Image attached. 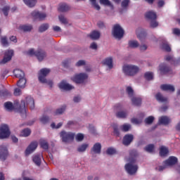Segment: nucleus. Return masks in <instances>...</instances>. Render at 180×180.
Listing matches in <instances>:
<instances>
[{
	"instance_id": "37998d69",
	"label": "nucleus",
	"mask_w": 180,
	"mask_h": 180,
	"mask_svg": "<svg viewBox=\"0 0 180 180\" xmlns=\"http://www.w3.org/2000/svg\"><path fill=\"white\" fill-rule=\"evenodd\" d=\"M49 29V24L44 23L39 27V33H43V32H46Z\"/></svg>"
},
{
	"instance_id": "9b49d317",
	"label": "nucleus",
	"mask_w": 180,
	"mask_h": 180,
	"mask_svg": "<svg viewBox=\"0 0 180 180\" xmlns=\"http://www.w3.org/2000/svg\"><path fill=\"white\" fill-rule=\"evenodd\" d=\"M159 70L160 71L161 75H165L167 74H171V68L168 67L165 63H161L159 66Z\"/></svg>"
},
{
	"instance_id": "f3484780",
	"label": "nucleus",
	"mask_w": 180,
	"mask_h": 180,
	"mask_svg": "<svg viewBox=\"0 0 180 180\" xmlns=\"http://www.w3.org/2000/svg\"><path fill=\"white\" fill-rule=\"evenodd\" d=\"M176 162H178V158L175 156H170L167 160L163 162V164L167 167H172V165H175Z\"/></svg>"
},
{
	"instance_id": "09e8293b",
	"label": "nucleus",
	"mask_w": 180,
	"mask_h": 180,
	"mask_svg": "<svg viewBox=\"0 0 180 180\" xmlns=\"http://www.w3.org/2000/svg\"><path fill=\"white\" fill-rule=\"evenodd\" d=\"M4 106L7 110H13V109H14L13 104L9 101L5 103Z\"/></svg>"
},
{
	"instance_id": "ea45409f",
	"label": "nucleus",
	"mask_w": 180,
	"mask_h": 180,
	"mask_svg": "<svg viewBox=\"0 0 180 180\" xmlns=\"http://www.w3.org/2000/svg\"><path fill=\"white\" fill-rule=\"evenodd\" d=\"M65 105H63L60 108H58L54 112V116H56L57 115H63V113L65 112Z\"/></svg>"
},
{
	"instance_id": "4468645a",
	"label": "nucleus",
	"mask_w": 180,
	"mask_h": 180,
	"mask_svg": "<svg viewBox=\"0 0 180 180\" xmlns=\"http://www.w3.org/2000/svg\"><path fill=\"white\" fill-rule=\"evenodd\" d=\"M8 148L4 145L0 146V160L5 161L8 158Z\"/></svg>"
},
{
	"instance_id": "69168bd1",
	"label": "nucleus",
	"mask_w": 180,
	"mask_h": 180,
	"mask_svg": "<svg viewBox=\"0 0 180 180\" xmlns=\"http://www.w3.org/2000/svg\"><path fill=\"white\" fill-rule=\"evenodd\" d=\"M76 140L77 141H82V140H84V134H77V135L76 136Z\"/></svg>"
},
{
	"instance_id": "473e14b6",
	"label": "nucleus",
	"mask_w": 180,
	"mask_h": 180,
	"mask_svg": "<svg viewBox=\"0 0 180 180\" xmlns=\"http://www.w3.org/2000/svg\"><path fill=\"white\" fill-rule=\"evenodd\" d=\"M24 4L27 5V6H29V8H33V6H36V4L37 2V0H22Z\"/></svg>"
},
{
	"instance_id": "c756f323",
	"label": "nucleus",
	"mask_w": 180,
	"mask_h": 180,
	"mask_svg": "<svg viewBox=\"0 0 180 180\" xmlns=\"http://www.w3.org/2000/svg\"><path fill=\"white\" fill-rule=\"evenodd\" d=\"M58 9L59 12H68V11H70V6L67 5L66 4H61L59 5Z\"/></svg>"
},
{
	"instance_id": "58836bf2",
	"label": "nucleus",
	"mask_w": 180,
	"mask_h": 180,
	"mask_svg": "<svg viewBox=\"0 0 180 180\" xmlns=\"http://www.w3.org/2000/svg\"><path fill=\"white\" fill-rule=\"evenodd\" d=\"M144 78L147 81H151V79H153L154 78V75L151 72H147L144 74Z\"/></svg>"
},
{
	"instance_id": "4be33fe9",
	"label": "nucleus",
	"mask_w": 180,
	"mask_h": 180,
	"mask_svg": "<svg viewBox=\"0 0 180 180\" xmlns=\"http://www.w3.org/2000/svg\"><path fill=\"white\" fill-rule=\"evenodd\" d=\"M26 103L27 106H29L31 110H33V109H34V99L32 98V96H28L27 97H26Z\"/></svg>"
},
{
	"instance_id": "bf43d9fd",
	"label": "nucleus",
	"mask_w": 180,
	"mask_h": 180,
	"mask_svg": "<svg viewBox=\"0 0 180 180\" xmlns=\"http://www.w3.org/2000/svg\"><path fill=\"white\" fill-rule=\"evenodd\" d=\"M106 153L108 154V155H113V154H116V150L112 148H108Z\"/></svg>"
},
{
	"instance_id": "f257e3e1",
	"label": "nucleus",
	"mask_w": 180,
	"mask_h": 180,
	"mask_svg": "<svg viewBox=\"0 0 180 180\" xmlns=\"http://www.w3.org/2000/svg\"><path fill=\"white\" fill-rule=\"evenodd\" d=\"M137 155H139V153H137V150H131L129 152V162L125 165V169L129 175H134L136 172H137V169H139V167L137 165H134V162H136V160L137 158Z\"/></svg>"
},
{
	"instance_id": "cd10ccee",
	"label": "nucleus",
	"mask_w": 180,
	"mask_h": 180,
	"mask_svg": "<svg viewBox=\"0 0 180 180\" xmlns=\"http://www.w3.org/2000/svg\"><path fill=\"white\" fill-rule=\"evenodd\" d=\"M32 161L36 165L40 167L41 165V155H36L32 158Z\"/></svg>"
},
{
	"instance_id": "864d4df0",
	"label": "nucleus",
	"mask_w": 180,
	"mask_h": 180,
	"mask_svg": "<svg viewBox=\"0 0 180 180\" xmlns=\"http://www.w3.org/2000/svg\"><path fill=\"white\" fill-rule=\"evenodd\" d=\"M145 151H147V153H153L154 151V145L153 144H149L146 146L144 148Z\"/></svg>"
},
{
	"instance_id": "4d7b16f0",
	"label": "nucleus",
	"mask_w": 180,
	"mask_h": 180,
	"mask_svg": "<svg viewBox=\"0 0 180 180\" xmlns=\"http://www.w3.org/2000/svg\"><path fill=\"white\" fill-rule=\"evenodd\" d=\"M127 93L128 94L129 98H131V96H133V95L134 94V91H133V89L131 86L127 87Z\"/></svg>"
},
{
	"instance_id": "0e129e2a",
	"label": "nucleus",
	"mask_w": 180,
	"mask_h": 180,
	"mask_svg": "<svg viewBox=\"0 0 180 180\" xmlns=\"http://www.w3.org/2000/svg\"><path fill=\"white\" fill-rule=\"evenodd\" d=\"M2 12L4 13V15L5 16H8V15L9 14V7L5 6V7L2 9Z\"/></svg>"
},
{
	"instance_id": "2eb2a0df",
	"label": "nucleus",
	"mask_w": 180,
	"mask_h": 180,
	"mask_svg": "<svg viewBox=\"0 0 180 180\" xmlns=\"http://www.w3.org/2000/svg\"><path fill=\"white\" fill-rule=\"evenodd\" d=\"M58 86L60 89H63V91H71V89H74L72 85L67 83V81L63 80L59 83Z\"/></svg>"
},
{
	"instance_id": "39448f33",
	"label": "nucleus",
	"mask_w": 180,
	"mask_h": 180,
	"mask_svg": "<svg viewBox=\"0 0 180 180\" xmlns=\"http://www.w3.org/2000/svg\"><path fill=\"white\" fill-rule=\"evenodd\" d=\"M27 54H28V56H34L35 57H37L39 61H43L46 56V51H44V50L38 49L37 51H34V49H30L27 52Z\"/></svg>"
},
{
	"instance_id": "7c9ffc66",
	"label": "nucleus",
	"mask_w": 180,
	"mask_h": 180,
	"mask_svg": "<svg viewBox=\"0 0 180 180\" xmlns=\"http://www.w3.org/2000/svg\"><path fill=\"white\" fill-rule=\"evenodd\" d=\"M20 30H22V32H31L32 29H33V26L31 25H23L19 27Z\"/></svg>"
},
{
	"instance_id": "6e6552de",
	"label": "nucleus",
	"mask_w": 180,
	"mask_h": 180,
	"mask_svg": "<svg viewBox=\"0 0 180 180\" xmlns=\"http://www.w3.org/2000/svg\"><path fill=\"white\" fill-rule=\"evenodd\" d=\"M75 136V134L71 132H67L65 131H62L60 132V137L63 143H68L70 141H72V140H74Z\"/></svg>"
},
{
	"instance_id": "3c124183",
	"label": "nucleus",
	"mask_w": 180,
	"mask_h": 180,
	"mask_svg": "<svg viewBox=\"0 0 180 180\" xmlns=\"http://www.w3.org/2000/svg\"><path fill=\"white\" fill-rule=\"evenodd\" d=\"M11 96V92L6 89L0 90V96L5 97Z\"/></svg>"
},
{
	"instance_id": "72a5a7b5",
	"label": "nucleus",
	"mask_w": 180,
	"mask_h": 180,
	"mask_svg": "<svg viewBox=\"0 0 180 180\" xmlns=\"http://www.w3.org/2000/svg\"><path fill=\"white\" fill-rule=\"evenodd\" d=\"M117 117L120 119H125L127 117V111H120L116 113Z\"/></svg>"
},
{
	"instance_id": "052dcab7",
	"label": "nucleus",
	"mask_w": 180,
	"mask_h": 180,
	"mask_svg": "<svg viewBox=\"0 0 180 180\" xmlns=\"http://www.w3.org/2000/svg\"><path fill=\"white\" fill-rule=\"evenodd\" d=\"M13 94L15 96H20V95H22V90L19 88H15Z\"/></svg>"
},
{
	"instance_id": "423d86ee",
	"label": "nucleus",
	"mask_w": 180,
	"mask_h": 180,
	"mask_svg": "<svg viewBox=\"0 0 180 180\" xmlns=\"http://www.w3.org/2000/svg\"><path fill=\"white\" fill-rule=\"evenodd\" d=\"M112 34L115 39H122L124 36V30L120 26V25H115L112 30Z\"/></svg>"
},
{
	"instance_id": "338daca9",
	"label": "nucleus",
	"mask_w": 180,
	"mask_h": 180,
	"mask_svg": "<svg viewBox=\"0 0 180 180\" xmlns=\"http://www.w3.org/2000/svg\"><path fill=\"white\" fill-rule=\"evenodd\" d=\"M85 65V60H80L76 63V67H81Z\"/></svg>"
},
{
	"instance_id": "9d476101",
	"label": "nucleus",
	"mask_w": 180,
	"mask_h": 180,
	"mask_svg": "<svg viewBox=\"0 0 180 180\" xmlns=\"http://www.w3.org/2000/svg\"><path fill=\"white\" fill-rule=\"evenodd\" d=\"M12 57H13V50H8L4 53V57L0 62V64H6L8 61L12 60Z\"/></svg>"
},
{
	"instance_id": "e2e57ef3",
	"label": "nucleus",
	"mask_w": 180,
	"mask_h": 180,
	"mask_svg": "<svg viewBox=\"0 0 180 180\" xmlns=\"http://www.w3.org/2000/svg\"><path fill=\"white\" fill-rule=\"evenodd\" d=\"M122 131H129L130 130V125L129 124H124L121 127Z\"/></svg>"
},
{
	"instance_id": "c03bdc74",
	"label": "nucleus",
	"mask_w": 180,
	"mask_h": 180,
	"mask_svg": "<svg viewBox=\"0 0 180 180\" xmlns=\"http://www.w3.org/2000/svg\"><path fill=\"white\" fill-rule=\"evenodd\" d=\"M137 37L139 40H143V39H146L147 37V32L145 30H142L140 33L137 34Z\"/></svg>"
},
{
	"instance_id": "dca6fc26",
	"label": "nucleus",
	"mask_w": 180,
	"mask_h": 180,
	"mask_svg": "<svg viewBox=\"0 0 180 180\" xmlns=\"http://www.w3.org/2000/svg\"><path fill=\"white\" fill-rule=\"evenodd\" d=\"M133 140H134V136H133V134H128L124 136L122 143L124 146H130Z\"/></svg>"
},
{
	"instance_id": "ddd939ff",
	"label": "nucleus",
	"mask_w": 180,
	"mask_h": 180,
	"mask_svg": "<svg viewBox=\"0 0 180 180\" xmlns=\"http://www.w3.org/2000/svg\"><path fill=\"white\" fill-rule=\"evenodd\" d=\"M37 141H33L32 142L30 146L27 148L25 150V155H30L36 148H37Z\"/></svg>"
},
{
	"instance_id": "79ce46f5",
	"label": "nucleus",
	"mask_w": 180,
	"mask_h": 180,
	"mask_svg": "<svg viewBox=\"0 0 180 180\" xmlns=\"http://www.w3.org/2000/svg\"><path fill=\"white\" fill-rule=\"evenodd\" d=\"M32 131L30 129H24L22 131H21V136L22 137H29V135L31 134Z\"/></svg>"
},
{
	"instance_id": "bb28decb",
	"label": "nucleus",
	"mask_w": 180,
	"mask_h": 180,
	"mask_svg": "<svg viewBox=\"0 0 180 180\" xmlns=\"http://www.w3.org/2000/svg\"><path fill=\"white\" fill-rule=\"evenodd\" d=\"M26 82L27 80L25 77L20 78L19 81L17 82V86L18 88H20L21 89H23L26 86Z\"/></svg>"
},
{
	"instance_id": "f8f14e48",
	"label": "nucleus",
	"mask_w": 180,
	"mask_h": 180,
	"mask_svg": "<svg viewBox=\"0 0 180 180\" xmlns=\"http://www.w3.org/2000/svg\"><path fill=\"white\" fill-rule=\"evenodd\" d=\"M34 19H38V20H44L47 17V15L45 13H41L39 11H32L31 13Z\"/></svg>"
},
{
	"instance_id": "6e6d98bb",
	"label": "nucleus",
	"mask_w": 180,
	"mask_h": 180,
	"mask_svg": "<svg viewBox=\"0 0 180 180\" xmlns=\"http://www.w3.org/2000/svg\"><path fill=\"white\" fill-rule=\"evenodd\" d=\"M129 4H130V0H123L121 3V6L123 8V9H127Z\"/></svg>"
},
{
	"instance_id": "a878e982",
	"label": "nucleus",
	"mask_w": 180,
	"mask_h": 180,
	"mask_svg": "<svg viewBox=\"0 0 180 180\" xmlns=\"http://www.w3.org/2000/svg\"><path fill=\"white\" fill-rule=\"evenodd\" d=\"M89 37L91 40H98L101 37V32L99 31L94 30L89 34Z\"/></svg>"
},
{
	"instance_id": "e433bc0d",
	"label": "nucleus",
	"mask_w": 180,
	"mask_h": 180,
	"mask_svg": "<svg viewBox=\"0 0 180 180\" xmlns=\"http://www.w3.org/2000/svg\"><path fill=\"white\" fill-rule=\"evenodd\" d=\"M39 121H40L41 123H42L43 124H46L49 123V122L50 121V117H49V116H47V115H43L39 118Z\"/></svg>"
},
{
	"instance_id": "49530a36",
	"label": "nucleus",
	"mask_w": 180,
	"mask_h": 180,
	"mask_svg": "<svg viewBox=\"0 0 180 180\" xmlns=\"http://www.w3.org/2000/svg\"><path fill=\"white\" fill-rule=\"evenodd\" d=\"M162 50H165V51H167V53L171 51V46H169L168 42H163L162 44Z\"/></svg>"
},
{
	"instance_id": "7ed1b4c3",
	"label": "nucleus",
	"mask_w": 180,
	"mask_h": 180,
	"mask_svg": "<svg viewBox=\"0 0 180 180\" xmlns=\"http://www.w3.org/2000/svg\"><path fill=\"white\" fill-rule=\"evenodd\" d=\"M139 67L133 65H126L122 68L123 72L125 75H128L129 77L136 75V74L139 72Z\"/></svg>"
},
{
	"instance_id": "de8ad7c7",
	"label": "nucleus",
	"mask_w": 180,
	"mask_h": 180,
	"mask_svg": "<svg viewBox=\"0 0 180 180\" xmlns=\"http://www.w3.org/2000/svg\"><path fill=\"white\" fill-rule=\"evenodd\" d=\"M89 1L94 9L96 11H101V6L96 3V0H89Z\"/></svg>"
},
{
	"instance_id": "b1692460",
	"label": "nucleus",
	"mask_w": 180,
	"mask_h": 180,
	"mask_svg": "<svg viewBox=\"0 0 180 180\" xmlns=\"http://www.w3.org/2000/svg\"><path fill=\"white\" fill-rule=\"evenodd\" d=\"M165 60L166 61H169L171 64H173L174 65H178L180 63V59H174L172 56H166Z\"/></svg>"
},
{
	"instance_id": "f03ea898",
	"label": "nucleus",
	"mask_w": 180,
	"mask_h": 180,
	"mask_svg": "<svg viewBox=\"0 0 180 180\" xmlns=\"http://www.w3.org/2000/svg\"><path fill=\"white\" fill-rule=\"evenodd\" d=\"M50 69L48 68H42L40 70L39 73V81L41 82V84H48L51 88H53V81L47 80L46 77L50 74Z\"/></svg>"
},
{
	"instance_id": "a211bd4d",
	"label": "nucleus",
	"mask_w": 180,
	"mask_h": 180,
	"mask_svg": "<svg viewBox=\"0 0 180 180\" xmlns=\"http://www.w3.org/2000/svg\"><path fill=\"white\" fill-rule=\"evenodd\" d=\"M26 103L25 101H22L21 103L18 108V112L20 113L21 117H26Z\"/></svg>"
},
{
	"instance_id": "a19ab883",
	"label": "nucleus",
	"mask_w": 180,
	"mask_h": 180,
	"mask_svg": "<svg viewBox=\"0 0 180 180\" xmlns=\"http://www.w3.org/2000/svg\"><path fill=\"white\" fill-rule=\"evenodd\" d=\"M39 144L44 150H49V143L46 140H41Z\"/></svg>"
},
{
	"instance_id": "8fccbe9b",
	"label": "nucleus",
	"mask_w": 180,
	"mask_h": 180,
	"mask_svg": "<svg viewBox=\"0 0 180 180\" xmlns=\"http://www.w3.org/2000/svg\"><path fill=\"white\" fill-rule=\"evenodd\" d=\"M86 148H88V144L84 143L78 147L77 151L79 153H84V151H85Z\"/></svg>"
},
{
	"instance_id": "c85d7f7f",
	"label": "nucleus",
	"mask_w": 180,
	"mask_h": 180,
	"mask_svg": "<svg viewBox=\"0 0 180 180\" xmlns=\"http://www.w3.org/2000/svg\"><path fill=\"white\" fill-rule=\"evenodd\" d=\"M13 74L16 78H25V72L19 69H15L13 70Z\"/></svg>"
},
{
	"instance_id": "20e7f679",
	"label": "nucleus",
	"mask_w": 180,
	"mask_h": 180,
	"mask_svg": "<svg viewBox=\"0 0 180 180\" xmlns=\"http://www.w3.org/2000/svg\"><path fill=\"white\" fill-rule=\"evenodd\" d=\"M145 17L150 20V26L152 29H155L158 26V22H157V13L154 11H148L145 14Z\"/></svg>"
},
{
	"instance_id": "5701e85b",
	"label": "nucleus",
	"mask_w": 180,
	"mask_h": 180,
	"mask_svg": "<svg viewBox=\"0 0 180 180\" xmlns=\"http://www.w3.org/2000/svg\"><path fill=\"white\" fill-rule=\"evenodd\" d=\"M169 122H171V120L169 119V117L167 116H162L159 118L158 124H164V126H167L169 124Z\"/></svg>"
},
{
	"instance_id": "603ef678",
	"label": "nucleus",
	"mask_w": 180,
	"mask_h": 180,
	"mask_svg": "<svg viewBox=\"0 0 180 180\" xmlns=\"http://www.w3.org/2000/svg\"><path fill=\"white\" fill-rule=\"evenodd\" d=\"M1 43L4 47L9 46V43L8 42V38H6V37H2L1 38Z\"/></svg>"
},
{
	"instance_id": "a18cd8bd",
	"label": "nucleus",
	"mask_w": 180,
	"mask_h": 180,
	"mask_svg": "<svg viewBox=\"0 0 180 180\" xmlns=\"http://www.w3.org/2000/svg\"><path fill=\"white\" fill-rule=\"evenodd\" d=\"M139 41H129V46L131 49H137V47H139Z\"/></svg>"
},
{
	"instance_id": "4c0bfd02",
	"label": "nucleus",
	"mask_w": 180,
	"mask_h": 180,
	"mask_svg": "<svg viewBox=\"0 0 180 180\" xmlns=\"http://www.w3.org/2000/svg\"><path fill=\"white\" fill-rule=\"evenodd\" d=\"M101 5H104L105 6H110L113 8V4L109 0H99Z\"/></svg>"
},
{
	"instance_id": "5fc2aeb1",
	"label": "nucleus",
	"mask_w": 180,
	"mask_h": 180,
	"mask_svg": "<svg viewBox=\"0 0 180 180\" xmlns=\"http://www.w3.org/2000/svg\"><path fill=\"white\" fill-rule=\"evenodd\" d=\"M154 117L149 116L145 119V123L146 124H153V122H154Z\"/></svg>"
},
{
	"instance_id": "c9c22d12",
	"label": "nucleus",
	"mask_w": 180,
	"mask_h": 180,
	"mask_svg": "<svg viewBox=\"0 0 180 180\" xmlns=\"http://www.w3.org/2000/svg\"><path fill=\"white\" fill-rule=\"evenodd\" d=\"M113 133L116 137H119L120 136V131H119V126L116 124H112Z\"/></svg>"
},
{
	"instance_id": "6ab92c4d",
	"label": "nucleus",
	"mask_w": 180,
	"mask_h": 180,
	"mask_svg": "<svg viewBox=\"0 0 180 180\" xmlns=\"http://www.w3.org/2000/svg\"><path fill=\"white\" fill-rule=\"evenodd\" d=\"M102 64L108 67L110 70H112L113 68V58L112 57L106 58L102 61Z\"/></svg>"
},
{
	"instance_id": "412c9836",
	"label": "nucleus",
	"mask_w": 180,
	"mask_h": 180,
	"mask_svg": "<svg viewBox=\"0 0 180 180\" xmlns=\"http://www.w3.org/2000/svg\"><path fill=\"white\" fill-rule=\"evenodd\" d=\"M101 151H102V145L101 143H96L91 148V153H94V154H101Z\"/></svg>"
},
{
	"instance_id": "0eeeda50",
	"label": "nucleus",
	"mask_w": 180,
	"mask_h": 180,
	"mask_svg": "<svg viewBox=\"0 0 180 180\" xmlns=\"http://www.w3.org/2000/svg\"><path fill=\"white\" fill-rule=\"evenodd\" d=\"M11 136V131L7 124H1L0 126V139H8Z\"/></svg>"
},
{
	"instance_id": "aec40b11",
	"label": "nucleus",
	"mask_w": 180,
	"mask_h": 180,
	"mask_svg": "<svg viewBox=\"0 0 180 180\" xmlns=\"http://www.w3.org/2000/svg\"><path fill=\"white\" fill-rule=\"evenodd\" d=\"M160 89L166 92H175V87L171 84H162Z\"/></svg>"
},
{
	"instance_id": "1a4fd4ad",
	"label": "nucleus",
	"mask_w": 180,
	"mask_h": 180,
	"mask_svg": "<svg viewBox=\"0 0 180 180\" xmlns=\"http://www.w3.org/2000/svg\"><path fill=\"white\" fill-rule=\"evenodd\" d=\"M72 79L76 84H84L86 79H88V75L86 73H80L72 77Z\"/></svg>"
},
{
	"instance_id": "393cba45",
	"label": "nucleus",
	"mask_w": 180,
	"mask_h": 180,
	"mask_svg": "<svg viewBox=\"0 0 180 180\" xmlns=\"http://www.w3.org/2000/svg\"><path fill=\"white\" fill-rule=\"evenodd\" d=\"M155 99L158 102H160L161 103H165L168 101V98L167 97H164L161 93H158L155 94Z\"/></svg>"
},
{
	"instance_id": "774afa93",
	"label": "nucleus",
	"mask_w": 180,
	"mask_h": 180,
	"mask_svg": "<svg viewBox=\"0 0 180 180\" xmlns=\"http://www.w3.org/2000/svg\"><path fill=\"white\" fill-rule=\"evenodd\" d=\"M174 34H176V36H180V30L178 28H174L173 30Z\"/></svg>"
},
{
	"instance_id": "2f4dec72",
	"label": "nucleus",
	"mask_w": 180,
	"mask_h": 180,
	"mask_svg": "<svg viewBox=\"0 0 180 180\" xmlns=\"http://www.w3.org/2000/svg\"><path fill=\"white\" fill-rule=\"evenodd\" d=\"M131 102L134 106H141V98L133 97Z\"/></svg>"
},
{
	"instance_id": "13d9d810",
	"label": "nucleus",
	"mask_w": 180,
	"mask_h": 180,
	"mask_svg": "<svg viewBox=\"0 0 180 180\" xmlns=\"http://www.w3.org/2000/svg\"><path fill=\"white\" fill-rule=\"evenodd\" d=\"M59 20L60 22H62L63 25H67L68 23V21H67V18L64 17V15H60L58 16Z\"/></svg>"
},
{
	"instance_id": "680f3d73",
	"label": "nucleus",
	"mask_w": 180,
	"mask_h": 180,
	"mask_svg": "<svg viewBox=\"0 0 180 180\" xmlns=\"http://www.w3.org/2000/svg\"><path fill=\"white\" fill-rule=\"evenodd\" d=\"M61 126H63V123L62 122H59L57 124V126H56V123H54V122L51 124V127H52V129H60V127H61Z\"/></svg>"
},
{
	"instance_id": "f704fd0d",
	"label": "nucleus",
	"mask_w": 180,
	"mask_h": 180,
	"mask_svg": "<svg viewBox=\"0 0 180 180\" xmlns=\"http://www.w3.org/2000/svg\"><path fill=\"white\" fill-rule=\"evenodd\" d=\"M169 153L168 148L166 147L162 146L160 149V157H165Z\"/></svg>"
}]
</instances>
